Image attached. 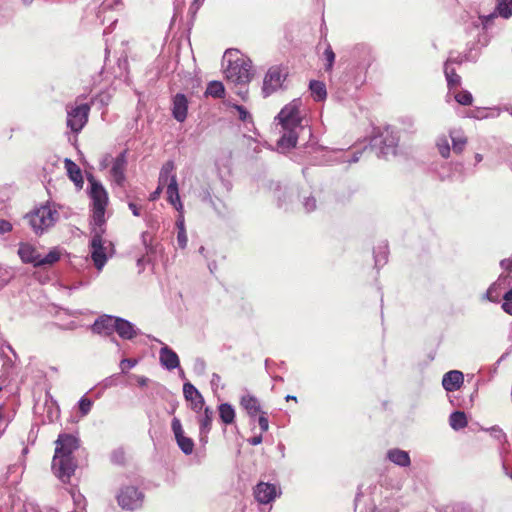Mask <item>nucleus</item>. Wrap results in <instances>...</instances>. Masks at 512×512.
I'll return each mask as SVG.
<instances>
[{
	"mask_svg": "<svg viewBox=\"0 0 512 512\" xmlns=\"http://www.w3.org/2000/svg\"><path fill=\"white\" fill-rule=\"evenodd\" d=\"M276 119L281 125L282 135L277 140V148L282 153L289 151L302 141L299 148H303L304 153H314L321 149L316 143L311 142L312 130L308 125L302 124V118L299 111V103L294 100L284 106L278 113Z\"/></svg>",
	"mask_w": 512,
	"mask_h": 512,
	"instance_id": "f257e3e1",
	"label": "nucleus"
},
{
	"mask_svg": "<svg viewBox=\"0 0 512 512\" xmlns=\"http://www.w3.org/2000/svg\"><path fill=\"white\" fill-rule=\"evenodd\" d=\"M55 444L52 470L59 480L68 483L77 468L73 453L80 447V439L73 434L60 433Z\"/></svg>",
	"mask_w": 512,
	"mask_h": 512,
	"instance_id": "f03ea898",
	"label": "nucleus"
},
{
	"mask_svg": "<svg viewBox=\"0 0 512 512\" xmlns=\"http://www.w3.org/2000/svg\"><path fill=\"white\" fill-rule=\"evenodd\" d=\"M223 67L226 79L240 86L236 93L245 99L248 91L244 88L251 81L253 75L251 60L244 58L236 49H228L223 55Z\"/></svg>",
	"mask_w": 512,
	"mask_h": 512,
	"instance_id": "7ed1b4c3",
	"label": "nucleus"
},
{
	"mask_svg": "<svg viewBox=\"0 0 512 512\" xmlns=\"http://www.w3.org/2000/svg\"><path fill=\"white\" fill-rule=\"evenodd\" d=\"M351 59L353 67L345 76V84L358 89L366 82L367 71L374 61L372 48L365 43L356 44L351 51Z\"/></svg>",
	"mask_w": 512,
	"mask_h": 512,
	"instance_id": "20e7f679",
	"label": "nucleus"
},
{
	"mask_svg": "<svg viewBox=\"0 0 512 512\" xmlns=\"http://www.w3.org/2000/svg\"><path fill=\"white\" fill-rule=\"evenodd\" d=\"M58 220L59 212L50 204L41 205L23 217L24 223L38 236L48 232Z\"/></svg>",
	"mask_w": 512,
	"mask_h": 512,
	"instance_id": "39448f33",
	"label": "nucleus"
},
{
	"mask_svg": "<svg viewBox=\"0 0 512 512\" xmlns=\"http://www.w3.org/2000/svg\"><path fill=\"white\" fill-rule=\"evenodd\" d=\"M90 191L89 195L92 201V225L104 226L106 223L105 212L108 204V194L98 180L92 175L88 177Z\"/></svg>",
	"mask_w": 512,
	"mask_h": 512,
	"instance_id": "423d86ee",
	"label": "nucleus"
},
{
	"mask_svg": "<svg viewBox=\"0 0 512 512\" xmlns=\"http://www.w3.org/2000/svg\"><path fill=\"white\" fill-rule=\"evenodd\" d=\"M106 232L105 225L104 226H94L91 229V240L89 243L91 259L95 268L98 271H101L105 266L108 256L106 253L107 247L105 244L107 243L113 249V244L110 241H106L103 239V235Z\"/></svg>",
	"mask_w": 512,
	"mask_h": 512,
	"instance_id": "0eeeda50",
	"label": "nucleus"
},
{
	"mask_svg": "<svg viewBox=\"0 0 512 512\" xmlns=\"http://www.w3.org/2000/svg\"><path fill=\"white\" fill-rule=\"evenodd\" d=\"M398 142V134L394 130L387 127L379 135H375L371 139L370 144L372 147H379V156L388 158L389 156L396 155Z\"/></svg>",
	"mask_w": 512,
	"mask_h": 512,
	"instance_id": "6e6552de",
	"label": "nucleus"
},
{
	"mask_svg": "<svg viewBox=\"0 0 512 512\" xmlns=\"http://www.w3.org/2000/svg\"><path fill=\"white\" fill-rule=\"evenodd\" d=\"M90 105L83 103L76 106H67V127L74 133H79L86 123L88 122V116L90 112Z\"/></svg>",
	"mask_w": 512,
	"mask_h": 512,
	"instance_id": "1a4fd4ad",
	"label": "nucleus"
},
{
	"mask_svg": "<svg viewBox=\"0 0 512 512\" xmlns=\"http://www.w3.org/2000/svg\"><path fill=\"white\" fill-rule=\"evenodd\" d=\"M144 494L136 486H123L117 494V502L122 509L135 510L142 506Z\"/></svg>",
	"mask_w": 512,
	"mask_h": 512,
	"instance_id": "9d476101",
	"label": "nucleus"
},
{
	"mask_svg": "<svg viewBox=\"0 0 512 512\" xmlns=\"http://www.w3.org/2000/svg\"><path fill=\"white\" fill-rule=\"evenodd\" d=\"M171 430L179 449L185 455H191L194 451V441L192 438L185 436L182 423L179 418L174 417L171 421Z\"/></svg>",
	"mask_w": 512,
	"mask_h": 512,
	"instance_id": "9b49d317",
	"label": "nucleus"
},
{
	"mask_svg": "<svg viewBox=\"0 0 512 512\" xmlns=\"http://www.w3.org/2000/svg\"><path fill=\"white\" fill-rule=\"evenodd\" d=\"M127 149L112 159V167L110 169L111 177L117 186L123 187L126 181L127 167Z\"/></svg>",
	"mask_w": 512,
	"mask_h": 512,
	"instance_id": "f8f14e48",
	"label": "nucleus"
},
{
	"mask_svg": "<svg viewBox=\"0 0 512 512\" xmlns=\"http://www.w3.org/2000/svg\"><path fill=\"white\" fill-rule=\"evenodd\" d=\"M285 79V75L282 73L281 69L277 66L271 67L263 81L262 91L265 96H268L275 92L279 87H281L282 82Z\"/></svg>",
	"mask_w": 512,
	"mask_h": 512,
	"instance_id": "ddd939ff",
	"label": "nucleus"
},
{
	"mask_svg": "<svg viewBox=\"0 0 512 512\" xmlns=\"http://www.w3.org/2000/svg\"><path fill=\"white\" fill-rule=\"evenodd\" d=\"M117 316L102 315L98 317L91 326V330L95 334L110 336L115 331Z\"/></svg>",
	"mask_w": 512,
	"mask_h": 512,
	"instance_id": "4468645a",
	"label": "nucleus"
},
{
	"mask_svg": "<svg viewBox=\"0 0 512 512\" xmlns=\"http://www.w3.org/2000/svg\"><path fill=\"white\" fill-rule=\"evenodd\" d=\"M172 116L178 122H184L187 118L188 99L183 93H177L172 98Z\"/></svg>",
	"mask_w": 512,
	"mask_h": 512,
	"instance_id": "2eb2a0df",
	"label": "nucleus"
},
{
	"mask_svg": "<svg viewBox=\"0 0 512 512\" xmlns=\"http://www.w3.org/2000/svg\"><path fill=\"white\" fill-rule=\"evenodd\" d=\"M255 499L261 504H268L277 496L276 486L270 483L260 482L254 489Z\"/></svg>",
	"mask_w": 512,
	"mask_h": 512,
	"instance_id": "dca6fc26",
	"label": "nucleus"
},
{
	"mask_svg": "<svg viewBox=\"0 0 512 512\" xmlns=\"http://www.w3.org/2000/svg\"><path fill=\"white\" fill-rule=\"evenodd\" d=\"M115 331L120 338L124 340H132L140 334V330L129 320L117 317Z\"/></svg>",
	"mask_w": 512,
	"mask_h": 512,
	"instance_id": "f3484780",
	"label": "nucleus"
},
{
	"mask_svg": "<svg viewBox=\"0 0 512 512\" xmlns=\"http://www.w3.org/2000/svg\"><path fill=\"white\" fill-rule=\"evenodd\" d=\"M464 374L459 370H451L443 375L442 386L447 392H454L461 388Z\"/></svg>",
	"mask_w": 512,
	"mask_h": 512,
	"instance_id": "a211bd4d",
	"label": "nucleus"
},
{
	"mask_svg": "<svg viewBox=\"0 0 512 512\" xmlns=\"http://www.w3.org/2000/svg\"><path fill=\"white\" fill-rule=\"evenodd\" d=\"M510 281L511 279L509 274H500L497 280L489 286L483 298L490 302H497L499 291L505 287H508L510 285Z\"/></svg>",
	"mask_w": 512,
	"mask_h": 512,
	"instance_id": "6ab92c4d",
	"label": "nucleus"
},
{
	"mask_svg": "<svg viewBox=\"0 0 512 512\" xmlns=\"http://www.w3.org/2000/svg\"><path fill=\"white\" fill-rule=\"evenodd\" d=\"M161 365L167 370H173L180 366V359L177 353L168 345H164L159 351Z\"/></svg>",
	"mask_w": 512,
	"mask_h": 512,
	"instance_id": "aec40b11",
	"label": "nucleus"
},
{
	"mask_svg": "<svg viewBox=\"0 0 512 512\" xmlns=\"http://www.w3.org/2000/svg\"><path fill=\"white\" fill-rule=\"evenodd\" d=\"M321 192L320 191H303L299 194V199L303 210L306 213L314 212L319 204Z\"/></svg>",
	"mask_w": 512,
	"mask_h": 512,
	"instance_id": "412c9836",
	"label": "nucleus"
},
{
	"mask_svg": "<svg viewBox=\"0 0 512 512\" xmlns=\"http://www.w3.org/2000/svg\"><path fill=\"white\" fill-rule=\"evenodd\" d=\"M18 255L23 263L32 264L34 267L38 268L40 253L32 245L21 243L18 248Z\"/></svg>",
	"mask_w": 512,
	"mask_h": 512,
	"instance_id": "4be33fe9",
	"label": "nucleus"
},
{
	"mask_svg": "<svg viewBox=\"0 0 512 512\" xmlns=\"http://www.w3.org/2000/svg\"><path fill=\"white\" fill-rule=\"evenodd\" d=\"M270 188L274 191L279 207L288 203L295 192L293 187L282 186L279 182L272 183Z\"/></svg>",
	"mask_w": 512,
	"mask_h": 512,
	"instance_id": "5701e85b",
	"label": "nucleus"
},
{
	"mask_svg": "<svg viewBox=\"0 0 512 512\" xmlns=\"http://www.w3.org/2000/svg\"><path fill=\"white\" fill-rule=\"evenodd\" d=\"M386 457L389 461L400 467H408L411 464L409 452L399 448L389 449Z\"/></svg>",
	"mask_w": 512,
	"mask_h": 512,
	"instance_id": "b1692460",
	"label": "nucleus"
},
{
	"mask_svg": "<svg viewBox=\"0 0 512 512\" xmlns=\"http://www.w3.org/2000/svg\"><path fill=\"white\" fill-rule=\"evenodd\" d=\"M64 163H65V168L67 170L68 177L75 184V186L77 188L81 189L83 187L84 180H83L82 171H81L80 167L69 158H66Z\"/></svg>",
	"mask_w": 512,
	"mask_h": 512,
	"instance_id": "393cba45",
	"label": "nucleus"
},
{
	"mask_svg": "<svg viewBox=\"0 0 512 512\" xmlns=\"http://www.w3.org/2000/svg\"><path fill=\"white\" fill-rule=\"evenodd\" d=\"M213 420V411L205 407L203 416L199 419L200 440L206 442L207 435L211 430Z\"/></svg>",
	"mask_w": 512,
	"mask_h": 512,
	"instance_id": "a878e982",
	"label": "nucleus"
},
{
	"mask_svg": "<svg viewBox=\"0 0 512 512\" xmlns=\"http://www.w3.org/2000/svg\"><path fill=\"white\" fill-rule=\"evenodd\" d=\"M167 186V199L170 204L174 206L177 211L183 209V205L180 201L179 191H178V183L176 177H171V182L168 183Z\"/></svg>",
	"mask_w": 512,
	"mask_h": 512,
	"instance_id": "bb28decb",
	"label": "nucleus"
},
{
	"mask_svg": "<svg viewBox=\"0 0 512 512\" xmlns=\"http://www.w3.org/2000/svg\"><path fill=\"white\" fill-rule=\"evenodd\" d=\"M241 406L247 411L251 418H254L258 413H261V406L256 397L246 395L241 398Z\"/></svg>",
	"mask_w": 512,
	"mask_h": 512,
	"instance_id": "cd10ccee",
	"label": "nucleus"
},
{
	"mask_svg": "<svg viewBox=\"0 0 512 512\" xmlns=\"http://www.w3.org/2000/svg\"><path fill=\"white\" fill-rule=\"evenodd\" d=\"M309 90L311 92V96L317 102L324 101L327 97L326 85L322 81L311 80L309 83Z\"/></svg>",
	"mask_w": 512,
	"mask_h": 512,
	"instance_id": "c85d7f7f",
	"label": "nucleus"
},
{
	"mask_svg": "<svg viewBox=\"0 0 512 512\" xmlns=\"http://www.w3.org/2000/svg\"><path fill=\"white\" fill-rule=\"evenodd\" d=\"M219 417L225 425L233 424L235 421V409L229 403H222L218 406Z\"/></svg>",
	"mask_w": 512,
	"mask_h": 512,
	"instance_id": "c756f323",
	"label": "nucleus"
},
{
	"mask_svg": "<svg viewBox=\"0 0 512 512\" xmlns=\"http://www.w3.org/2000/svg\"><path fill=\"white\" fill-rule=\"evenodd\" d=\"M449 424L452 429L458 431L465 428L468 425V420L465 412L453 411L449 416Z\"/></svg>",
	"mask_w": 512,
	"mask_h": 512,
	"instance_id": "7c9ffc66",
	"label": "nucleus"
},
{
	"mask_svg": "<svg viewBox=\"0 0 512 512\" xmlns=\"http://www.w3.org/2000/svg\"><path fill=\"white\" fill-rule=\"evenodd\" d=\"M450 138L452 141V149L455 153L460 154L467 143L466 137L462 134L461 131L458 130H451L450 131Z\"/></svg>",
	"mask_w": 512,
	"mask_h": 512,
	"instance_id": "2f4dec72",
	"label": "nucleus"
},
{
	"mask_svg": "<svg viewBox=\"0 0 512 512\" xmlns=\"http://www.w3.org/2000/svg\"><path fill=\"white\" fill-rule=\"evenodd\" d=\"M60 258V250L58 248H53L45 256L40 254V259H38V267L51 266L58 262Z\"/></svg>",
	"mask_w": 512,
	"mask_h": 512,
	"instance_id": "473e14b6",
	"label": "nucleus"
},
{
	"mask_svg": "<svg viewBox=\"0 0 512 512\" xmlns=\"http://www.w3.org/2000/svg\"><path fill=\"white\" fill-rule=\"evenodd\" d=\"M444 74L449 91L461 85V77L456 73L454 68L444 64Z\"/></svg>",
	"mask_w": 512,
	"mask_h": 512,
	"instance_id": "72a5a7b5",
	"label": "nucleus"
},
{
	"mask_svg": "<svg viewBox=\"0 0 512 512\" xmlns=\"http://www.w3.org/2000/svg\"><path fill=\"white\" fill-rule=\"evenodd\" d=\"M175 166L173 161H167L161 168L159 173V184L160 185H168L169 182H171V177H176L175 174H173Z\"/></svg>",
	"mask_w": 512,
	"mask_h": 512,
	"instance_id": "f704fd0d",
	"label": "nucleus"
},
{
	"mask_svg": "<svg viewBox=\"0 0 512 512\" xmlns=\"http://www.w3.org/2000/svg\"><path fill=\"white\" fill-rule=\"evenodd\" d=\"M362 498V493L358 492L354 500V512H374L375 505L372 501L369 500L368 503V501H363Z\"/></svg>",
	"mask_w": 512,
	"mask_h": 512,
	"instance_id": "c9c22d12",
	"label": "nucleus"
},
{
	"mask_svg": "<svg viewBox=\"0 0 512 512\" xmlns=\"http://www.w3.org/2000/svg\"><path fill=\"white\" fill-rule=\"evenodd\" d=\"M495 12L504 19L512 17V0H497Z\"/></svg>",
	"mask_w": 512,
	"mask_h": 512,
	"instance_id": "e433bc0d",
	"label": "nucleus"
},
{
	"mask_svg": "<svg viewBox=\"0 0 512 512\" xmlns=\"http://www.w3.org/2000/svg\"><path fill=\"white\" fill-rule=\"evenodd\" d=\"M205 95L212 96L214 98H223L225 95V88L220 81H211L208 83Z\"/></svg>",
	"mask_w": 512,
	"mask_h": 512,
	"instance_id": "4c0bfd02",
	"label": "nucleus"
},
{
	"mask_svg": "<svg viewBox=\"0 0 512 512\" xmlns=\"http://www.w3.org/2000/svg\"><path fill=\"white\" fill-rule=\"evenodd\" d=\"M455 101L462 106H470L473 103V95L465 89L459 90L454 94Z\"/></svg>",
	"mask_w": 512,
	"mask_h": 512,
	"instance_id": "58836bf2",
	"label": "nucleus"
},
{
	"mask_svg": "<svg viewBox=\"0 0 512 512\" xmlns=\"http://www.w3.org/2000/svg\"><path fill=\"white\" fill-rule=\"evenodd\" d=\"M436 147L438 152L443 158H448L450 155V144L449 140L445 135L439 136L436 141Z\"/></svg>",
	"mask_w": 512,
	"mask_h": 512,
	"instance_id": "ea45409f",
	"label": "nucleus"
},
{
	"mask_svg": "<svg viewBox=\"0 0 512 512\" xmlns=\"http://www.w3.org/2000/svg\"><path fill=\"white\" fill-rule=\"evenodd\" d=\"M183 395L187 401L193 402V399L198 398L201 393L192 383L185 382L183 384Z\"/></svg>",
	"mask_w": 512,
	"mask_h": 512,
	"instance_id": "a19ab883",
	"label": "nucleus"
},
{
	"mask_svg": "<svg viewBox=\"0 0 512 512\" xmlns=\"http://www.w3.org/2000/svg\"><path fill=\"white\" fill-rule=\"evenodd\" d=\"M323 57L326 61V64H325V71L326 72H330L332 71V68H333V65H334V62H335V53L333 51V49L331 48L330 45H328L324 52H323Z\"/></svg>",
	"mask_w": 512,
	"mask_h": 512,
	"instance_id": "79ce46f5",
	"label": "nucleus"
},
{
	"mask_svg": "<svg viewBox=\"0 0 512 512\" xmlns=\"http://www.w3.org/2000/svg\"><path fill=\"white\" fill-rule=\"evenodd\" d=\"M110 461L115 465H124L125 463V451L123 448H116L110 454Z\"/></svg>",
	"mask_w": 512,
	"mask_h": 512,
	"instance_id": "37998d69",
	"label": "nucleus"
},
{
	"mask_svg": "<svg viewBox=\"0 0 512 512\" xmlns=\"http://www.w3.org/2000/svg\"><path fill=\"white\" fill-rule=\"evenodd\" d=\"M467 116L469 118L482 120V119H487L488 117H490V114L488 113L487 108L477 107V108L470 110L468 112Z\"/></svg>",
	"mask_w": 512,
	"mask_h": 512,
	"instance_id": "c03bdc74",
	"label": "nucleus"
},
{
	"mask_svg": "<svg viewBox=\"0 0 512 512\" xmlns=\"http://www.w3.org/2000/svg\"><path fill=\"white\" fill-rule=\"evenodd\" d=\"M379 249H382L381 251H374V260H375V266L381 267L386 264L388 259V254L386 251V246L379 247Z\"/></svg>",
	"mask_w": 512,
	"mask_h": 512,
	"instance_id": "a18cd8bd",
	"label": "nucleus"
},
{
	"mask_svg": "<svg viewBox=\"0 0 512 512\" xmlns=\"http://www.w3.org/2000/svg\"><path fill=\"white\" fill-rule=\"evenodd\" d=\"M92 406H93V401L85 396H83L78 401L79 411L82 416H86L91 411Z\"/></svg>",
	"mask_w": 512,
	"mask_h": 512,
	"instance_id": "49530a36",
	"label": "nucleus"
},
{
	"mask_svg": "<svg viewBox=\"0 0 512 512\" xmlns=\"http://www.w3.org/2000/svg\"><path fill=\"white\" fill-rule=\"evenodd\" d=\"M502 309L504 312L512 316V289L504 293Z\"/></svg>",
	"mask_w": 512,
	"mask_h": 512,
	"instance_id": "de8ad7c7",
	"label": "nucleus"
},
{
	"mask_svg": "<svg viewBox=\"0 0 512 512\" xmlns=\"http://www.w3.org/2000/svg\"><path fill=\"white\" fill-rule=\"evenodd\" d=\"M233 107L238 112L239 120H241L244 123L252 122V116L244 106L235 104Z\"/></svg>",
	"mask_w": 512,
	"mask_h": 512,
	"instance_id": "09e8293b",
	"label": "nucleus"
},
{
	"mask_svg": "<svg viewBox=\"0 0 512 512\" xmlns=\"http://www.w3.org/2000/svg\"><path fill=\"white\" fill-rule=\"evenodd\" d=\"M487 431H489L490 435L500 443L506 442V434L499 426H493L489 428Z\"/></svg>",
	"mask_w": 512,
	"mask_h": 512,
	"instance_id": "8fccbe9b",
	"label": "nucleus"
},
{
	"mask_svg": "<svg viewBox=\"0 0 512 512\" xmlns=\"http://www.w3.org/2000/svg\"><path fill=\"white\" fill-rule=\"evenodd\" d=\"M374 512H398V509L391 500L386 499L380 504L379 508L375 506Z\"/></svg>",
	"mask_w": 512,
	"mask_h": 512,
	"instance_id": "3c124183",
	"label": "nucleus"
},
{
	"mask_svg": "<svg viewBox=\"0 0 512 512\" xmlns=\"http://www.w3.org/2000/svg\"><path fill=\"white\" fill-rule=\"evenodd\" d=\"M193 371L197 375H204L206 371V362L202 358H196L193 364Z\"/></svg>",
	"mask_w": 512,
	"mask_h": 512,
	"instance_id": "603ef678",
	"label": "nucleus"
},
{
	"mask_svg": "<svg viewBox=\"0 0 512 512\" xmlns=\"http://www.w3.org/2000/svg\"><path fill=\"white\" fill-rule=\"evenodd\" d=\"M258 425L262 432H266L269 429V421L266 412H261L258 417Z\"/></svg>",
	"mask_w": 512,
	"mask_h": 512,
	"instance_id": "864d4df0",
	"label": "nucleus"
},
{
	"mask_svg": "<svg viewBox=\"0 0 512 512\" xmlns=\"http://www.w3.org/2000/svg\"><path fill=\"white\" fill-rule=\"evenodd\" d=\"M187 241H188V239H187L186 229L178 230V233H177L178 246L181 249H184L187 246Z\"/></svg>",
	"mask_w": 512,
	"mask_h": 512,
	"instance_id": "5fc2aeb1",
	"label": "nucleus"
},
{
	"mask_svg": "<svg viewBox=\"0 0 512 512\" xmlns=\"http://www.w3.org/2000/svg\"><path fill=\"white\" fill-rule=\"evenodd\" d=\"M136 364H137V360L136 359L125 358V359L121 360L120 368L122 369V372H125V369H131Z\"/></svg>",
	"mask_w": 512,
	"mask_h": 512,
	"instance_id": "6e6d98bb",
	"label": "nucleus"
},
{
	"mask_svg": "<svg viewBox=\"0 0 512 512\" xmlns=\"http://www.w3.org/2000/svg\"><path fill=\"white\" fill-rule=\"evenodd\" d=\"M191 404H192V409L195 412H199L200 410L203 409V406H204V398H203V396L199 395L198 398L193 399V402H191Z\"/></svg>",
	"mask_w": 512,
	"mask_h": 512,
	"instance_id": "4d7b16f0",
	"label": "nucleus"
},
{
	"mask_svg": "<svg viewBox=\"0 0 512 512\" xmlns=\"http://www.w3.org/2000/svg\"><path fill=\"white\" fill-rule=\"evenodd\" d=\"M100 103L102 106L108 105L109 103V95L107 94H99L95 98L92 99V103Z\"/></svg>",
	"mask_w": 512,
	"mask_h": 512,
	"instance_id": "13d9d810",
	"label": "nucleus"
},
{
	"mask_svg": "<svg viewBox=\"0 0 512 512\" xmlns=\"http://www.w3.org/2000/svg\"><path fill=\"white\" fill-rule=\"evenodd\" d=\"M465 62L463 55H458L456 57H452V53L450 54L449 58L446 60L444 64H447L450 66L451 64H462Z\"/></svg>",
	"mask_w": 512,
	"mask_h": 512,
	"instance_id": "bf43d9fd",
	"label": "nucleus"
},
{
	"mask_svg": "<svg viewBox=\"0 0 512 512\" xmlns=\"http://www.w3.org/2000/svg\"><path fill=\"white\" fill-rule=\"evenodd\" d=\"M465 62H476L479 57L478 52H473L472 49H470L467 53L463 55Z\"/></svg>",
	"mask_w": 512,
	"mask_h": 512,
	"instance_id": "052dcab7",
	"label": "nucleus"
},
{
	"mask_svg": "<svg viewBox=\"0 0 512 512\" xmlns=\"http://www.w3.org/2000/svg\"><path fill=\"white\" fill-rule=\"evenodd\" d=\"M12 230V224L4 219H0V234H5Z\"/></svg>",
	"mask_w": 512,
	"mask_h": 512,
	"instance_id": "680f3d73",
	"label": "nucleus"
},
{
	"mask_svg": "<svg viewBox=\"0 0 512 512\" xmlns=\"http://www.w3.org/2000/svg\"><path fill=\"white\" fill-rule=\"evenodd\" d=\"M500 267L508 272L512 271V259L505 258L500 261Z\"/></svg>",
	"mask_w": 512,
	"mask_h": 512,
	"instance_id": "e2e57ef3",
	"label": "nucleus"
},
{
	"mask_svg": "<svg viewBox=\"0 0 512 512\" xmlns=\"http://www.w3.org/2000/svg\"><path fill=\"white\" fill-rule=\"evenodd\" d=\"M202 201L209 203L210 205L214 206V201L212 199L211 193L209 189H204L202 191Z\"/></svg>",
	"mask_w": 512,
	"mask_h": 512,
	"instance_id": "0e129e2a",
	"label": "nucleus"
},
{
	"mask_svg": "<svg viewBox=\"0 0 512 512\" xmlns=\"http://www.w3.org/2000/svg\"><path fill=\"white\" fill-rule=\"evenodd\" d=\"M496 15H497V13H496V12H494V13H491V14H489V15H487V16H481V17H480V20H481V24L483 25V27H484V28H486V27H487V25H488V23H489L492 19H494V17H495Z\"/></svg>",
	"mask_w": 512,
	"mask_h": 512,
	"instance_id": "69168bd1",
	"label": "nucleus"
},
{
	"mask_svg": "<svg viewBox=\"0 0 512 512\" xmlns=\"http://www.w3.org/2000/svg\"><path fill=\"white\" fill-rule=\"evenodd\" d=\"M133 377L135 378V380L137 381V384L140 386V387H145L147 386V384L149 383V379L145 376H138V375H133Z\"/></svg>",
	"mask_w": 512,
	"mask_h": 512,
	"instance_id": "338daca9",
	"label": "nucleus"
},
{
	"mask_svg": "<svg viewBox=\"0 0 512 512\" xmlns=\"http://www.w3.org/2000/svg\"><path fill=\"white\" fill-rule=\"evenodd\" d=\"M247 441L250 445L256 446V445H259L262 443L263 437L261 434H259V435L249 438Z\"/></svg>",
	"mask_w": 512,
	"mask_h": 512,
	"instance_id": "774afa93",
	"label": "nucleus"
}]
</instances>
